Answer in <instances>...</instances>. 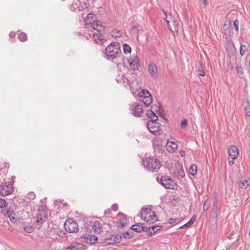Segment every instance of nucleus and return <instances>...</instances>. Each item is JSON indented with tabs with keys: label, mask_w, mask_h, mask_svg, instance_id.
Segmentation results:
<instances>
[{
	"label": "nucleus",
	"mask_w": 250,
	"mask_h": 250,
	"mask_svg": "<svg viewBox=\"0 0 250 250\" xmlns=\"http://www.w3.org/2000/svg\"><path fill=\"white\" fill-rule=\"evenodd\" d=\"M103 36L101 34H94L93 35V39L96 43H101L104 45V42L106 41V40L102 38Z\"/></svg>",
	"instance_id": "nucleus-21"
},
{
	"label": "nucleus",
	"mask_w": 250,
	"mask_h": 250,
	"mask_svg": "<svg viewBox=\"0 0 250 250\" xmlns=\"http://www.w3.org/2000/svg\"><path fill=\"white\" fill-rule=\"evenodd\" d=\"M164 14L166 16V20L167 24H169L171 22V21H172L174 18L172 17L171 14L167 15L166 11H164Z\"/></svg>",
	"instance_id": "nucleus-38"
},
{
	"label": "nucleus",
	"mask_w": 250,
	"mask_h": 250,
	"mask_svg": "<svg viewBox=\"0 0 250 250\" xmlns=\"http://www.w3.org/2000/svg\"><path fill=\"white\" fill-rule=\"evenodd\" d=\"M143 163L146 169L153 172L158 171L161 166L159 160L153 156L146 158Z\"/></svg>",
	"instance_id": "nucleus-4"
},
{
	"label": "nucleus",
	"mask_w": 250,
	"mask_h": 250,
	"mask_svg": "<svg viewBox=\"0 0 250 250\" xmlns=\"http://www.w3.org/2000/svg\"><path fill=\"white\" fill-rule=\"evenodd\" d=\"M122 238H125V239H129L132 238L134 236V234L132 232H129L126 231L125 232L123 233L122 235Z\"/></svg>",
	"instance_id": "nucleus-32"
},
{
	"label": "nucleus",
	"mask_w": 250,
	"mask_h": 250,
	"mask_svg": "<svg viewBox=\"0 0 250 250\" xmlns=\"http://www.w3.org/2000/svg\"><path fill=\"white\" fill-rule=\"evenodd\" d=\"M24 230L27 233H30L33 231V228L29 225H25L23 226Z\"/></svg>",
	"instance_id": "nucleus-40"
},
{
	"label": "nucleus",
	"mask_w": 250,
	"mask_h": 250,
	"mask_svg": "<svg viewBox=\"0 0 250 250\" xmlns=\"http://www.w3.org/2000/svg\"><path fill=\"white\" fill-rule=\"evenodd\" d=\"M179 219L178 218H170L168 221V223L170 224H172L175 222H176L177 221H178Z\"/></svg>",
	"instance_id": "nucleus-54"
},
{
	"label": "nucleus",
	"mask_w": 250,
	"mask_h": 250,
	"mask_svg": "<svg viewBox=\"0 0 250 250\" xmlns=\"http://www.w3.org/2000/svg\"><path fill=\"white\" fill-rule=\"evenodd\" d=\"M7 206V203L4 199L0 198V208H6Z\"/></svg>",
	"instance_id": "nucleus-43"
},
{
	"label": "nucleus",
	"mask_w": 250,
	"mask_h": 250,
	"mask_svg": "<svg viewBox=\"0 0 250 250\" xmlns=\"http://www.w3.org/2000/svg\"><path fill=\"white\" fill-rule=\"evenodd\" d=\"M236 69H237V73L238 74H243L244 72H243V67L241 66V65H237L236 67Z\"/></svg>",
	"instance_id": "nucleus-48"
},
{
	"label": "nucleus",
	"mask_w": 250,
	"mask_h": 250,
	"mask_svg": "<svg viewBox=\"0 0 250 250\" xmlns=\"http://www.w3.org/2000/svg\"><path fill=\"white\" fill-rule=\"evenodd\" d=\"M127 61H128L129 65H130V66L131 67V68H132V69L134 71H135V70H137L138 69V62H137L135 60H132L130 62L129 60H127Z\"/></svg>",
	"instance_id": "nucleus-28"
},
{
	"label": "nucleus",
	"mask_w": 250,
	"mask_h": 250,
	"mask_svg": "<svg viewBox=\"0 0 250 250\" xmlns=\"http://www.w3.org/2000/svg\"><path fill=\"white\" fill-rule=\"evenodd\" d=\"M229 47L231 49L232 51L235 52V51L236 50V48H235L234 45L233 44H232L230 46H229Z\"/></svg>",
	"instance_id": "nucleus-63"
},
{
	"label": "nucleus",
	"mask_w": 250,
	"mask_h": 250,
	"mask_svg": "<svg viewBox=\"0 0 250 250\" xmlns=\"http://www.w3.org/2000/svg\"><path fill=\"white\" fill-rule=\"evenodd\" d=\"M28 198L30 200H33L35 198L36 195L33 192H30L27 194Z\"/></svg>",
	"instance_id": "nucleus-51"
},
{
	"label": "nucleus",
	"mask_w": 250,
	"mask_h": 250,
	"mask_svg": "<svg viewBox=\"0 0 250 250\" xmlns=\"http://www.w3.org/2000/svg\"><path fill=\"white\" fill-rule=\"evenodd\" d=\"M180 155L182 157H184L185 156V151L184 150L180 151Z\"/></svg>",
	"instance_id": "nucleus-64"
},
{
	"label": "nucleus",
	"mask_w": 250,
	"mask_h": 250,
	"mask_svg": "<svg viewBox=\"0 0 250 250\" xmlns=\"http://www.w3.org/2000/svg\"><path fill=\"white\" fill-rule=\"evenodd\" d=\"M120 47L119 42H111L105 49L106 59L113 61L117 58L118 55L122 54Z\"/></svg>",
	"instance_id": "nucleus-2"
},
{
	"label": "nucleus",
	"mask_w": 250,
	"mask_h": 250,
	"mask_svg": "<svg viewBox=\"0 0 250 250\" xmlns=\"http://www.w3.org/2000/svg\"><path fill=\"white\" fill-rule=\"evenodd\" d=\"M149 111H152V110L151 109L148 110L147 111V112H146V115H147V116H148V117L149 118H150V119H151V120H154V119H155V117H154L153 116V115H150V114H149V115H148V114H149V113H148V112H149Z\"/></svg>",
	"instance_id": "nucleus-58"
},
{
	"label": "nucleus",
	"mask_w": 250,
	"mask_h": 250,
	"mask_svg": "<svg viewBox=\"0 0 250 250\" xmlns=\"http://www.w3.org/2000/svg\"><path fill=\"white\" fill-rule=\"evenodd\" d=\"M250 184V183L248 181L244 180L239 183V187L241 188H246L249 186Z\"/></svg>",
	"instance_id": "nucleus-36"
},
{
	"label": "nucleus",
	"mask_w": 250,
	"mask_h": 250,
	"mask_svg": "<svg viewBox=\"0 0 250 250\" xmlns=\"http://www.w3.org/2000/svg\"><path fill=\"white\" fill-rule=\"evenodd\" d=\"M86 232H92L95 233H101L103 231L102 224L95 218L87 219L85 221L84 227L82 228Z\"/></svg>",
	"instance_id": "nucleus-1"
},
{
	"label": "nucleus",
	"mask_w": 250,
	"mask_h": 250,
	"mask_svg": "<svg viewBox=\"0 0 250 250\" xmlns=\"http://www.w3.org/2000/svg\"><path fill=\"white\" fill-rule=\"evenodd\" d=\"M160 183L167 189H175L177 187L176 182L168 176H162L160 179Z\"/></svg>",
	"instance_id": "nucleus-7"
},
{
	"label": "nucleus",
	"mask_w": 250,
	"mask_h": 250,
	"mask_svg": "<svg viewBox=\"0 0 250 250\" xmlns=\"http://www.w3.org/2000/svg\"><path fill=\"white\" fill-rule=\"evenodd\" d=\"M203 3V4L204 5V7H206L208 4V2L207 0H200Z\"/></svg>",
	"instance_id": "nucleus-60"
},
{
	"label": "nucleus",
	"mask_w": 250,
	"mask_h": 250,
	"mask_svg": "<svg viewBox=\"0 0 250 250\" xmlns=\"http://www.w3.org/2000/svg\"><path fill=\"white\" fill-rule=\"evenodd\" d=\"M148 71L152 78L156 79L158 77V69L157 67L155 64L153 63L149 64Z\"/></svg>",
	"instance_id": "nucleus-16"
},
{
	"label": "nucleus",
	"mask_w": 250,
	"mask_h": 250,
	"mask_svg": "<svg viewBox=\"0 0 250 250\" xmlns=\"http://www.w3.org/2000/svg\"><path fill=\"white\" fill-rule=\"evenodd\" d=\"M122 240V236L121 234H106V238L104 241L108 244H113L121 242Z\"/></svg>",
	"instance_id": "nucleus-11"
},
{
	"label": "nucleus",
	"mask_w": 250,
	"mask_h": 250,
	"mask_svg": "<svg viewBox=\"0 0 250 250\" xmlns=\"http://www.w3.org/2000/svg\"><path fill=\"white\" fill-rule=\"evenodd\" d=\"M208 207H209V204H207V201H206L205 202V203H204V206H203V210L204 211H207L208 209Z\"/></svg>",
	"instance_id": "nucleus-57"
},
{
	"label": "nucleus",
	"mask_w": 250,
	"mask_h": 250,
	"mask_svg": "<svg viewBox=\"0 0 250 250\" xmlns=\"http://www.w3.org/2000/svg\"><path fill=\"white\" fill-rule=\"evenodd\" d=\"M123 51L125 54H129L131 52V47L127 43H124L123 44Z\"/></svg>",
	"instance_id": "nucleus-33"
},
{
	"label": "nucleus",
	"mask_w": 250,
	"mask_h": 250,
	"mask_svg": "<svg viewBox=\"0 0 250 250\" xmlns=\"http://www.w3.org/2000/svg\"><path fill=\"white\" fill-rule=\"evenodd\" d=\"M83 242L91 245L96 244L98 240V237L92 234H83L80 236Z\"/></svg>",
	"instance_id": "nucleus-12"
},
{
	"label": "nucleus",
	"mask_w": 250,
	"mask_h": 250,
	"mask_svg": "<svg viewBox=\"0 0 250 250\" xmlns=\"http://www.w3.org/2000/svg\"><path fill=\"white\" fill-rule=\"evenodd\" d=\"M144 224L135 223L131 226L130 229L135 232L140 233L144 231Z\"/></svg>",
	"instance_id": "nucleus-19"
},
{
	"label": "nucleus",
	"mask_w": 250,
	"mask_h": 250,
	"mask_svg": "<svg viewBox=\"0 0 250 250\" xmlns=\"http://www.w3.org/2000/svg\"><path fill=\"white\" fill-rule=\"evenodd\" d=\"M126 225H127V223H123L122 222L118 221L117 222L116 226H117V227L118 229H119V228L123 229L125 227V226Z\"/></svg>",
	"instance_id": "nucleus-42"
},
{
	"label": "nucleus",
	"mask_w": 250,
	"mask_h": 250,
	"mask_svg": "<svg viewBox=\"0 0 250 250\" xmlns=\"http://www.w3.org/2000/svg\"><path fill=\"white\" fill-rule=\"evenodd\" d=\"M153 149L156 153H162L164 151L166 141L161 138H156L152 141Z\"/></svg>",
	"instance_id": "nucleus-8"
},
{
	"label": "nucleus",
	"mask_w": 250,
	"mask_h": 250,
	"mask_svg": "<svg viewBox=\"0 0 250 250\" xmlns=\"http://www.w3.org/2000/svg\"><path fill=\"white\" fill-rule=\"evenodd\" d=\"M228 160V162H229V166H232L234 164V163L233 161L234 160H232V157L229 156Z\"/></svg>",
	"instance_id": "nucleus-53"
},
{
	"label": "nucleus",
	"mask_w": 250,
	"mask_h": 250,
	"mask_svg": "<svg viewBox=\"0 0 250 250\" xmlns=\"http://www.w3.org/2000/svg\"><path fill=\"white\" fill-rule=\"evenodd\" d=\"M14 216L15 215H13L12 218H10L11 222L13 223H15L17 221V219L15 218Z\"/></svg>",
	"instance_id": "nucleus-61"
},
{
	"label": "nucleus",
	"mask_w": 250,
	"mask_h": 250,
	"mask_svg": "<svg viewBox=\"0 0 250 250\" xmlns=\"http://www.w3.org/2000/svg\"><path fill=\"white\" fill-rule=\"evenodd\" d=\"M233 25L235 27V29L237 32L238 31L239 28V21L237 19L235 20L233 22Z\"/></svg>",
	"instance_id": "nucleus-52"
},
{
	"label": "nucleus",
	"mask_w": 250,
	"mask_h": 250,
	"mask_svg": "<svg viewBox=\"0 0 250 250\" xmlns=\"http://www.w3.org/2000/svg\"><path fill=\"white\" fill-rule=\"evenodd\" d=\"M198 75L201 76H205V72L203 69L202 65L200 64L199 69L197 71Z\"/></svg>",
	"instance_id": "nucleus-41"
},
{
	"label": "nucleus",
	"mask_w": 250,
	"mask_h": 250,
	"mask_svg": "<svg viewBox=\"0 0 250 250\" xmlns=\"http://www.w3.org/2000/svg\"><path fill=\"white\" fill-rule=\"evenodd\" d=\"M244 113L246 116L250 117V105L246 106L245 107Z\"/></svg>",
	"instance_id": "nucleus-45"
},
{
	"label": "nucleus",
	"mask_w": 250,
	"mask_h": 250,
	"mask_svg": "<svg viewBox=\"0 0 250 250\" xmlns=\"http://www.w3.org/2000/svg\"><path fill=\"white\" fill-rule=\"evenodd\" d=\"M97 18L96 15L92 13L88 14L84 19V22L86 24H88L89 21H96Z\"/></svg>",
	"instance_id": "nucleus-25"
},
{
	"label": "nucleus",
	"mask_w": 250,
	"mask_h": 250,
	"mask_svg": "<svg viewBox=\"0 0 250 250\" xmlns=\"http://www.w3.org/2000/svg\"><path fill=\"white\" fill-rule=\"evenodd\" d=\"M9 37L11 38H14L16 35V34L15 33L13 32H11L10 33H9Z\"/></svg>",
	"instance_id": "nucleus-62"
},
{
	"label": "nucleus",
	"mask_w": 250,
	"mask_h": 250,
	"mask_svg": "<svg viewBox=\"0 0 250 250\" xmlns=\"http://www.w3.org/2000/svg\"><path fill=\"white\" fill-rule=\"evenodd\" d=\"M151 228L153 231L156 230L157 231L160 230L163 228V227L161 226L154 225L151 226Z\"/></svg>",
	"instance_id": "nucleus-50"
},
{
	"label": "nucleus",
	"mask_w": 250,
	"mask_h": 250,
	"mask_svg": "<svg viewBox=\"0 0 250 250\" xmlns=\"http://www.w3.org/2000/svg\"><path fill=\"white\" fill-rule=\"evenodd\" d=\"M117 217L118 221L127 223V216L125 214L122 212H119L118 214Z\"/></svg>",
	"instance_id": "nucleus-29"
},
{
	"label": "nucleus",
	"mask_w": 250,
	"mask_h": 250,
	"mask_svg": "<svg viewBox=\"0 0 250 250\" xmlns=\"http://www.w3.org/2000/svg\"><path fill=\"white\" fill-rule=\"evenodd\" d=\"M65 232L63 231V230H59L57 232V234L61 237H63V236L65 234Z\"/></svg>",
	"instance_id": "nucleus-56"
},
{
	"label": "nucleus",
	"mask_w": 250,
	"mask_h": 250,
	"mask_svg": "<svg viewBox=\"0 0 250 250\" xmlns=\"http://www.w3.org/2000/svg\"><path fill=\"white\" fill-rule=\"evenodd\" d=\"M139 101L143 103L146 107L149 106L152 103V97L150 93L146 89H142L138 94Z\"/></svg>",
	"instance_id": "nucleus-5"
},
{
	"label": "nucleus",
	"mask_w": 250,
	"mask_h": 250,
	"mask_svg": "<svg viewBox=\"0 0 250 250\" xmlns=\"http://www.w3.org/2000/svg\"><path fill=\"white\" fill-rule=\"evenodd\" d=\"M14 191L13 183L10 182H5L4 185H0V194L6 196L12 194Z\"/></svg>",
	"instance_id": "nucleus-9"
},
{
	"label": "nucleus",
	"mask_w": 250,
	"mask_h": 250,
	"mask_svg": "<svg viewBox=\"0 0 250 250\" xmlns=\"http://www.w3.org/2000/svg\"><path fill=\"white\" fill-rule=\"evenodd\" d=\"M111 36L117 38L122 36V32L118 30H114L111 31Z\"/></svg>",
	"instance_id": "nucleus-37"
},
{
	"label": "nucleus",
	"mask_w": 250,
	"mask_h": 250,
	"mask_svg": "<svg viewBox=\"0 0 250 250\" xmlns=\"http://www.w3.org/2000/svg\"><path fill=\"white\" fill-rule=\"evenodd\" d=\"M131 72V74L132 75V78L126 77L125 76V80L123 82V85L124 87L126 88L131 89L133 88V84L135 81L134 79H133V77H135L137 75L136 73L134 72H131V70L130 71Z\"/></svg>",
	"instance_id": "nucleus-14"
},
{
	"label": "nucleus",
	"mask_w": 250,
	"mask_h": 250,
	"mask_svg": "<svg viewBox=\"0 0 250 250\" xmlns=\"http://www.w3.org/2000/svg\"><path fill=\"white\" fill-rule=\"evenodd\" d=\"M148 115H153L155 117L154 120H150L147 121L146 126L149 131L155 136L159 135L163 133V131L160 128V124L157 122L158 117L153 111H149Z\"/></svg>",
	"instance_id": "nucleus-3"
},
{
	"label": "nucleus",
	"mask_w": 250,
	"mask_h": 250,
	"mask_svg": "<svg viewBox=\"0 0 250 250\" xmlns=\"http://www.w3.org/2000/svg\"><path fill=\"white\" fill-rule=\"evenodd\" d=\"M95 30H97L99 33H102L104 31V27L100 23L97 28H96Z\"/></svg>",
	"instance_id": "nucleus-47"
},
{
	"label": "nucleus",
	"mask_w": 250,
	"mask_h": 250,
	"mask_svg": "<svg viewBox=\"0 0 250 250\" xmlns=\"http://www.w3.org/2000/svg\"><path fill=\"white\" fill-rule=\"evenodd\" d=\"M231 23L230 21H228V23H225L223 25V29L225 32V34H229L231 33L230 28Z\"/></svg>",
	"instance_id": "nucleus-27"
},
{
	"label": "nucleus",
	"mask_w": 250,
	"mask_h": 250,
	"mask_svg": "<svg viewBox=\"0 0 250 250\" xmlns=\"http://www.w3.org/2000/svg\"><path fill=\"white\" fill-rule=\"evenodd\" d=\"M38 211H41V212L37 215V220L36 222L37 224V226H36V227H38V229H39L41 227L42 223L44 221L43 218H42V216L43 215L45 218H47V212L45 209H44L43 208H42V209H41V208H39Z\"/></svg>",
	"instance_id": "nucleus-13"
},
{
	"label": "nucleus",
	"mask_w": 250,
	"mask_h": 250,
	"mask_svg": "<svg viewBox=\"0 0 250 250\" xmlns=\"http://www.w3.org/2000/svg\"><path fill=\"white\" fill-rule=\"evenodd\" d=\"M125 79V76L123 75L122 78L117 80V82L118 83H123Z\"/></svg>",
	"instance_id": "nucleus-59"
},
{
	"label": "nucleus",
	"mask_w": 250,
	"mask_h": 250,
	"mask_svg": "<svg viewBox=\"0 0 250 250\" xmlns=\"http://www.w3.org/2000/svg\"><path fill=\"white\" fill-rule=\"evenodd\" d=\"M129 109L132 115L136 117H140L144 112L142 105L138 103H133L130 106Z\"/></svg>",
	"instance_id": "nucleus-10"
},
{
	"label": "nucleus",
	"mask_w": 250,
	"mask_h": 250,
	"mask_svg": "<svg viewBox=\"0 0 250 250\" xmlns=\"http://www.w3.org/2000/svg\"><path fill=\"white\" fill-rule=\"evenodd\" d=\"M228 153L229 157H232V160H235L238 157V149L235 146L231 145L228 148Z\"/></svg>",
	"instance_id": "nucleus-17"
},
{
	"label": "nucleus",
	"mask_w": 250,
	"mask_h": 250,
	"mask_svg": "<svg viewBox=\"0 0 250 250\" xmlns=\"http://www.w3.org/2000/svg\"><path fill=\"white\" fill-rule=\"evenodd\" d=\"M151 209L148 208L143 207L141 208V211L139 213V216L141 217L142 219L143 220L144 217L147 215L150 214L151 213H152Z\"/></svg>",
	"instance_id": "nucleus-22"
},
{
	"label": "nucleus",
	"mask_w": 250,
	"mask_h": 250,
	"mask_svg": "<svg viewBox=\"0 0 250 250\" xmlns=\"http://www.w3.org/2000/svg\"><path fill=\"white\" fill-rule=\"evenodd\" d=\"M178 167L180 168V169L177 173V176H179L181 178H184L185 175L183 168V166L182 164L179 162L178 163Z\"/></svg>",
	"instance_id": "nucleus-31"
},
{
	"label": "nucleus",
	"mask_w": 250,
	"mask_h": 250,
	"mask_svg": "<svg viewBox=\"0 0 250 250\" xmlns=\"http://www.w3.org/2000/svg\"><path fill=\"white\" fill-rule=\"evenodd\" d=\"M64 228L69 233L77 232L79 229L78 224L73 218H69L66 220L64 224Z\"/></svg>",
	"instance_id": "nucleus-6"
},
{
	"label": "nucleus",
	"mask_w": 250,
	"mask_h": 250,
	"mask_svg": "<svg viewBox=\"0 0 250 250\" xmlns=\"http://www.w3.org/2000/svg\"><path fill=\"white\" fill-rule=\"evenodd\" d=\"M86 248V247L84 244L74 242L72 243L69 246H68L66 249L70 250H84Z\"/></svg>",
	"instance_id": "nucleus-15"
},
{
	"label": "nucleus",
	"mask_w": 250,
	"mask_h": 250,
	"mask_svg": "<svg viewBox=\"0 0 250 250\" xmlns=\"http://www.w3.org/2000/svg\"><path fill=\"white\" fill-rule=\"evenodd\" d=\"M139 31L138 27L137 26H135L131 29L130 32L133 34H138Z\"/></svg>",
	"instance_id": "nucleus-49"
},
{
	"label": "nucleus",
	"mask_w": 250,
	"mask_h": 250,
	"mask_svg": "<svg viewBox=\"0 0 250 250\" xmlns=\"http://www.w3.org/2000/svg\"><path fill=\"white\" fill-rule=\"evenodd\" d=\"M111 209L114 211H117L118 209V205L117 204H114L111 206Z\"/></svg>",
	"instance_id": "nucleus-55"
},
{
	"label": "nucleus",
	"mask_w": 250,
	"mask_h": 250,
	"mask_svg": "<svg viewBox=\"0 0 250 250\" xmlns=\"http://www.w3.org/2000/svg\"><path fill=\"white\" fill-rule=\"evenodd\" d=\"M1 213L5 217H8L9 219L12 218L13 215H15L16 213L14 211L10 208L7 209H4L1 210Z\"/></svg>",
	"instance_id": "nucleus-23"
},
{
	"label": "nucleus",
	"mask_w": 250,
	"mask_h": 250,
	"mask_svg": "<svg viewBox=\"0 0 250 250\" xmlns=\"http://www.w3.org/2000/svg\"><path fill=\"white\" fill-rule=\"evenodd\" d=\"M189 173L192 176L197 174V167L194 164H192L189 168Z\"/></svg>",
	"instance_id": "nucleus-30"
},
{
	"label": "nucleus",
	"mask_w": 250,
	"mask_h": 250,
	"mask_svg": "<svg viewBox=\"0 0 250 250\" xmlns=\"http://www.w3.org/2000/svg\"><path fill=\"white\" fill-rule=\"evenodd\" d=\"M188 126V121L186 119H184L182 121L181 123V127L182 129H185Z\"/></svg>",
	"instance_id": "nucleus-46"
},
{
	"label": "nucleus",
	"mask_w": 250,
	"mask_h": 250,
	"mask_svg": "<svg viewBox=\"0 0 250 250\" xmlns=\"http://www.w3.org/2000/svg\"><path fill=\"white\" fill-rule=\"evenodd\" d=\"M100 21H98L97 20L96 21H89V22L88 23V24H91V26L92 27V28L93 29H95L96 28H97V27L99 26V25L100 24V23H99Z\"/></svg>",
	"instance_id": "nucleus-39"
},
{
	"label": "nucleus",
	"mask_w": 250,
	"mask_h": 250,
	"mask_svg": "<svg viewBox=\"0 0 250 250\" xmlns=\"http://www.w3.org/2000/svg\"><path fill=\"white\" fill-rule=\"evenodd\" d=\"M195 220V216H193L190 219V220L187 223L185 224L182 226L179 227L178 228V229H184V228L190 227L193 224Z\"/></svg>",
	"instance_id": "nucleus-26"
},
{
	"label": "nucleus",
	"mask_w": 250,
	"mask_h": 250,
	"mask_svg": "<svg viewBox=\"0 0 250 250\" xmlns=\"http://www.w3.org/2000/svg\"><path fill=\"white\" fill-rule=\"evenodd\" d=\"M166 144L167 147V149L169 152H173L175 151V150L178 147V145L175 142H169L168 140L166 142Z\"/></svg>",
	"instance_id": "nucleus-20"
},
{
	"label": "nucleus",
	"mask_w": 250,
	"mask_h": 250,
	"mask_svg": "<svg viewBox=\"0 0 250 250\" xmlns=\"http://www.w3.org/2000/svg\"><path fill=\"white\" fill-rule=\"evenodd\" d=\"M19 40L22 42H24L27 40V36L26 34L24 32H21L18 35Z\"/></svg>",
	"instance_id": "nucleus-34"
},
{
	"label": "nucleus",
	"mask_w": 250,
	"mask_h": 250,
	"mask_svg": "<svg viewBox=\"0 0 250 250\" xmlns=\"http://www.w3.org/2000/svg\"><path fill=\"white\" fill-rule=\"evenodd\" d=\"M167 26L169 29V30L172 32H177L178 30V26L176 24V21L174 20V19L171 21L169 24H167Z\"/></svg>",
	"instance_id": "nucleus-24"
},
{
	"label": "nucleus",
	"mask_w": 250,
	"mask_h": 250,
	"mask_svg": "<svg viewBox=\"0 0 250 250\" xmlns=\"http://www.w3.org/2000/svg\"><path fill=\"white\" fill-rule=\"evenodd\" d=\"M247 47L245 45L241 44L240 47V53L241 56H243L246 50Z\"/></svg>",
	"instance_id": "nucleus-44"
},
{
	"label": "nucleus",
	"mask_w": 250,
	"mask_h": 250,
	"mask_svg": "<svg viewBox=\"0 0 250 250\" xmlns=\"http://www.w3.org/2000/svg\"><path fill=\"white\" fill-rule=\"evenodd\" d=\"M145 229L144 231H146V234L148 236H151L153 234L155 233L156 232V230H152L151 228L150 227H146V226H145L144 227Z\"/></svg>",
	"instance_id": "nucleus-35"
},
{
	"label": "nucleus",
	"mask_w": 250,
	"mask_h": 250,
	"mask_svg": "<svg viewBox=\"0 0 250 250\" xmlns=\"http://www.w3.org/2000/svg\"><path fill=\"white\" fill-rule=\"evenodd\" d=\"M143 220L148 224H153L155 223L158 220L156 212L154 211H153L152 212V214L149 215L148 217L145 216Z\"/></svg>",
	"instance_id": "nucleus-18"
}]
</instances>
